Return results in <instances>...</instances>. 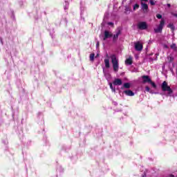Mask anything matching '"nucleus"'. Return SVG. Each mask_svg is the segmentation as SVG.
Wrapping results in <instances>:
<instances>
[{"mask_svg":"<svg viewBox=\"0 0 177 177\" xmlns=\"http://www.w3.org/2000/svg\"><path fill=\"white\" fill-rule=\"evenodd\" d=\"M111 59L113 67V71L115 73H118L120 65L118 64V59H117V56H115V55H111Z\"/></svg>","mask_w":177,"mask_h":177,"instance_id":"nucleus-1","label":"nucleus"},{"mask_svg":"<svg viewBox=\"0 0 177 177\" xmlns=\"http://www.w3.org/2000/svg\"><path fill=\"white\" fill-rule=\"evenodd\" d=\"M115 19V15H111L110 13L106 11L104 13V19L102 23H111V20Z\"/></svg>","mask_w":177,"mask_h":177,"instance_id":"nucleus-2","label":"nucleus"},{"mask_svg":"<svg viewBox=\"0 0 177 177\" xmlns=\"http://www.w3.org/2000/svg\"><path fill=\"white\" fill-rule=\"evenodd\" d=\"M142 78L143 84H146V83L150 84L151 85V86H153L154 88V89H156V88H157V85H156V83H154V82L151 81L150 76L143 75V76H142Z\"/></svg>","mask_w":177,"mask_h":177,"instance_id":"nucleus-3","label":"nucleus"},{"mask_svg":"<svg viewBox=\"0 0 177 177\" xmlns=\"http://www.w3.org/2000/svg\"><path fill=\"white\" fill-rule=\"evenodd\" d=\"M161 88L163 92H168V95H171L173 92L172 88H171V86H168V83L166 81L162 82Z\"/></svg>","mask_w":177,"mask_h":177,"instance_id":"nucleus-4","label":"nucleus"},{"mask_svg":"<svg viewBox=\"0 0 177 177\" xmlns=\"http://www.w3.org/2000/svg\"><path fill=\"white\" fill-rule=\"evenodd\" d=\"M34 17L36 19V20H38V19H41V17H42V10L40 8L35 9L34 12Z\"/></svg>","mask_w":177,"mask_h":177,"instance_id":"nucleus-5","label":"nucleus"},{"mask_svg":"<svg viewBox=\"0 0 177 177\" xmlns=\"http://www.w3.org/2000/svg\"><path fill=\"white\" fill-rule=\"evenodd\" d=\"M164 23H160L158 25H156V27L153 28L155 32H162V29L164 28Z\"/></svg>","mask_w":177,"mask_h":177,"instance_id":"nucleus-6","label":"nucleus"},{"mask_svg":"<svg viewBox=\"0 0 177 177\" xmlns=\"http://www.w3.org/2000/svg\"><path fill=\"white\" fill-rule=\"evenodd\" d=\"M121 30L122 29L120 27L116 29L115 34L112 36L113 42H115V41L118 39V36L121 35Z\"/></svg>","mask_w":177,"mask_h":177,"instance_id":"nucleus-7","label":"nucleus"},{"mask_svg":"<svg viewBox=\"0 0 177 177\" xmlns=\"http://www.w3.org/2000/svg\"><path fill=\"white\" fill-rule=\"evenodd\" d=\"M113 37V32L105 30L104 32V41H106V39H109V38H111Z\"/></svg>","mask_w":177,"mask_h":177,"instance_id":"nucleus-8","label":"nucleus"},{"mask_svg":"<svg viewBox=\"0 0 177 177\" xmlns=\"http://www.w3.org/2000/svg\"><path fill=\"white\" fill-rule=\"evenodd\" d=\"M134 45L136 50H138V52H140V50L143 49V44H142V43H140V41L136 42Z\"/></svg>","mask_w":177,"mask_h":177,"instance_id":"nucleus-9","label":"nucleus"},{"mask_svg":"<svg viewBox=\"0 0 177 177\" xmlns=\"http://www.w3.org/2000/svg\"><path fill=\"white\" fill-rule=\"evenodd\" d=\"M141 9L146 13L149 12V6L146 3L141 2Z\"/></svg>","mask_w":177,"mask_h":177,"instance_id":"nucleus-10","label":"nucleus"},{"mask_svg":"<svg viewBox=\"0 0 177 177\" xmlns=\"http://www.w3.org/2000/svg\"><path fill=\"white\" fill-rule=\"evenodd\" d=\"M113 84L115 85V86H120V85H122V80L120 78H116L113 82Z\"/></svg>","mask_w":177,"mask_h":177,"instance_id":"nucleus-11","label":"nucleus"},{"mask_svg":"<svg viewBox=\"0 0 177 177\" xmlns=\"http://www.w3.org/2000/svg\"><path fill=\"white\" fill-rule=\"evenodd\" d=\"M103 73L107 81H110L111 80V75L110 74V73H109V71H106L104 68H103Z\"/></svg>","mask_w":177,"mask_h":177,"instance_id":"nucleus-12","label":"nucleus"},{"mask_svg":"<svg viewBox=\"0 0 177 177\" xmlns=\"http://www.w3.org/2000/svg\"><path fill=\"white\" fill-rule=\"evenodd\" d=\"M138 28H139V30H146V28H147V24L140 23L138 24Z\"/></svg>","mask_w":177,"mask_h":177,"instance_id":"nucleus-13","label":"nucleus"},{"mask_svg":"<svg viewBox=\"0 0 177 177\" xmlns=\"http://www.w3.org/2000/svg\"><path fill=\"white\" fill-rule=\"evenodd\" d=\"M85 10V1H80V15L82 16Z\"/></svg>","mask_w":177,"mask_h":177,"instance_id":"nucleus-14","label":"nucleus"},{"mask_svg":"<svg viewBox=\"0 0 177 177\" xmlns=\"http://www.w3.org/2000/svg\"><path fill=\"white\" fill-rule=\"evenodd\" d=\"M124 93L127 96H135V93L131 90L124 91Z\"/></svg>","mask_w":177,"mask_h":177,"instance_id":"nucleus-15","label":"nucleus"},{"mask_svg":"<svg viewBox=\"0 0 177 177\" xmlns=\"http://www.w3.org/2000/svg\"><path fill=\"white\" fill-rule=\"evenodd\" d=\"M104 62L105 67L106 68H110V59L107 58V59H105Z\"/></svg>","mask_w":177,"mask_h":177,"instance_id":"nucleus-16","label":"nucleus"},{"mask_svg":"<svg viewBox=\"0 0 177 177\" xmlns=\"http://www.w3.org/2000/svg\"><path fill=\"white\" fill-rule=\"evenodd\" d=\"M125 64L127 66H131V64H132V57H129L125 60Z\"/></svg>","mask_w":177,"mask_h":177,"instance_id":"nucleus-17","label":"nucleus"},{"mask_svg":"<svg viewBox=\"0 0 177 177\" xmlns=\"http://www.w3.org/2000/svg\"><path fill=\"white\" fill-rule=\"evenodd\" d=\"M123 88H124L125 89H129V88H131V83H124L123 85Z\"/></svg>","mask_w":177,"mask_h":177,"instance_id":"nucleus-18","label":"nucleus"},{"mask_svg":"<svg viewBox=\"0 0 177 177\" xmlns=\"http://www.w3.org/2000/svg\"><path fill=\"white\" fill-rule=\"evenodd\" d=\"M169 28H171L172 31H175V26H174V24H169L167 26Z\"/></svg>","mask_w":177,"mask_h":177,"instance_id":"nucleus-19","label":"nucleus"},{"mask_svg":"<svg viewBox=\"0 0 177 177\" xmlns=\"http://www.w3.org/2000/svg\"><path fill=\"white\" fill-rule=\"evenodd\" d=\"M131 11H132V9L131 8V7L125 6V12L127 13H131Z\"/></svg>","mask_w":177,"mask_h":177,"instance_id":"nucleus-20","label":"nucleus"},{"mask_svg":"<svg viewBox=\"0 0 177 177\" xmlns=\"http://www.w3.org/2000/svg\"><path fill=\"white\" fill-rule=\"evenodd\" d=\"M139 9V4L136 3L133 6V11L135 12V10Z\"/></svg>","mask_w":177,"mask_h":177,"instance_id":"nucleus-21","label":"nucleus"},{"mask_svg":"<svg viewBox=\"0 0 177 177\" xmlns=\"http://www.w3.org/2000/svg\"><path fill=\"white\" fill-rule=\"evenodd\" d=\"M145 91H147V92H149V93H154L153 92V90H151V89H150V87H149V86H145Z\"/></svg>","mask_w":177,"mask_h":177,"instance_id":"nucleus-22","label":"nucleus"},{"mask_svg":"<svg viewBox=\"0 0 177 177\" xmlns=\"http://www.w3.org/2000/svg\"><path fill=\"white\" fill-rule=\"evenodd\" d=\"M171 48L173 49V50H175L176 52L177 51V47H176V44H172L170 46Z\"/></svg>","mask_w":177,"mask_h":177,"instance_id":"nucleus-23","label":"nucleus"},{"mask_svg":"<svg viewBox=\"0 0 177 177\" xmlns=\"http://www.w3.org/2000/svg\"><path fill=\"white\" fill-rule=\"evenodd\" d=\"M70 5V3H68V1H65L64 3V10H67V9H68V6Z\"/></svg>","mask_w":177,"mask_h":177,"instance_id":"nucleus-24","label":"nucleus"},{"mask_svg":"<svg viewBox=\"0 0 177 177\" xmlns=\"http://www.w3.org/2000/svg\"><path fill=\"white\" fill-rule=\"evenodd\" d=\"M109 86H110L112 92H115V87L113 86V83L110 82L109 83Z\"/></svg>","mask_w":177,"mask_h":177,"instance_id":"nucleus-25","label":"nucleus"},{"mask_svg":"<svg viewBox=\"0 0 177 177\" xmlns=\"http://www.w3.org/2000/svg\"><path fill=\"white\" fill-rule=\"evenodd\" d=\"M95 60V53H92L90 55V61L93 62Z\"/></svg>","mask_w":177,"mask_h":177,"instance_id":"nucleus-26","label":"nucleus"},{"mask_svg":"<svg viewBox=\"0 0 177 177\" xmlns=\"http://www.w3.org/2000/svg\"><path fill=\"white\" fill-rule=\"evenodd\" d=\"M149 3H150L152 6H154V5H156V1H154V0H149Z\"/></svg>","mask_w":177,"mask_h":177,"instance_id":"nucleus-27","label":"nucleus"},{"mask_svg":"<svg viewBox=\"0 0 177 177\" xmlns=\"http://www.w3.org/2000/svg\"><path fill=\"white\" fill-rule=\"evenodd\" d=\"M156 17H157V19H162V15H161L160 14H157Z\"/></svg>","mask_w":177,"mask_h":177,"instance_id":"nucleus-28","label":"nucleus"},{"mask_svg":"<svg viewBox=\"0 0 177 177\" xmlns=\"http://www.w3.org/2000/svg\"><path fill=\"white\" fill-rule=\"evenodd\" d=\"M109 26H110L111 27H113L114 26V24L113 23H108Z\"/></svg>","mask_w":177,"mask_h":177,"instance_id":"nucleus-29","label":"nucleus"},{"mask_svg":"<svg viewBox=\"0 0 177 177\" xmlns=\"http://www.w3.org/2000/svg\"><path fill=\"white\" fill-rule=\"evenodd\" d=\"M172 16H174V17H176V19H177V14L176 13H172Z\"/></svg>","mask_w":177,"mask_h":177,"instance_id":"nucleus-30","label":"nucleus"},{"mask_svg":"<svg viewBox=\"0 0 177 177\" xmlns=\"http://www.w3.org/2000/svg\"><path fill=\"white\" fill-rule=\"evenodd\" d=\"M141 2H149V0H140Z\"/></svg>","mask_w":177,"mask_h":177,"instance_id":"nucleus-31","label":"nucleus"},{"mask_svg":"<svg viewBox=\"0 0 177 177\" xmlns=\"http://www.w3.org/2000/svg\"><path fill=\"white\" fill-rule=\"evenodd\" d=\"M167 6L168 8H171V4L167 3Z\"/></svg>","mask_w":177,"mask_h":177,"instance_id":"nucleus-32","label":"nucleus"},{"mask_svg":"<svg viewBox=\"0 0 177 177\" xmlns=\"http://www.w3.org/2000/svg\"><path fill=\"white\" fill-rule=\"evenodd\" d=\"M106 57L109 58V54H106Z\"/></svg>","mask_w":177,"mask_h":177,"instance_id":"nucleus-33","label":"nucleus"},{"mask_svg":"<svg viewBox=\"0 0 177 177\" xmlns=\"http://www.w3.org/2000/svg\"><path fill=\"white\" fill-rule=\"evenodd\" d=\"M97 46H99V42L97 43Z\"/></svg>","mask_w":177,"mask_h":177,"instance_id":"nucleus-34","label":"nucleus"},{"mask_svg":"<svg viewBox=\"0 0 177 177\" xmlns=\"http://www.w3.org/2000/svg\"><path fill=\"white\" fill-rule=\"evenodd\" d=\"M160 23H164V21H160Z\"/></svg>","mask_w":177,"mask_h":177,"instance_id":"nucleus-35","label":"nucleus"},{"mask_svg":"<svg viewBox=\"0 0 177 177\" xmlns=\"http://www.w3.org/2000/svg\"><path fill=\"white\" fill-rule=\"evenodd\" d=\"M142 177H146V176H143Z\"/></svg>","mask_w":177,"mask_h":177,"instance_id":"nucleus-36","label":"nucleus"},{"mask_svg":"<svg viewBox=\"0 0 177 177\" xmlns=\"http://www.w3.org/2000/svg\"><path fill=\"white\" fill-rule=\"evenodd\" d=\"M141 23H145V22H141Z\"/></svg>","mask_w":177,"mask_h":177,"instance_id":"nucleus-37","label":"nucleus"},{"mask_svg":"<svg viewBox=\"0 0 177 177\" xmlns=\"http://www.w3.org/2000/svg\"><path fill=\"white\" fill-rule=\"evenodd\" d=\"M172 177H174V176H172Z\"/></svg>","mask_w":177,"mask_h":177,"instance_id":"nucleus-38","label":"nucleus"}]
</instances>
